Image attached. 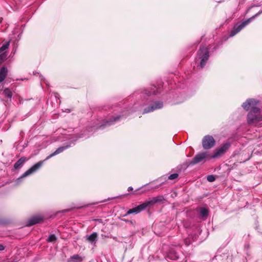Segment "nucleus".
I'll return each instance as SVG.
<instances>
[{
  "label": "nucleus",
  "mask_w": 262,
  "mask_h": 262,
  "mask_svg": "<svg viewBox=\"0 0 262 262\" xmlns=\"http://www.w3.org/2000/svg\"><path fill=\"white\" fill-rule=\"evenodd\" d=\"M133 190V187H129L128 188V191H130V190Z\"/></svg>",
  "instance_id": "c85d7f7f"
},
{
  "label": "nucleus",
  "mask_w": 262,
  "mask_h": 262,
  "mask_svg": "<svg viewBox=\"0 0 262 262\" xmlns=\"http://www.w3.org/2000/svg\"><path fill=\"white\" fill-rule=\"evenodd\" d=\"M8 73V70L5 67H2L0 70V83L3 82L6 78Z\"/></svg>",
  "instance_id": "2eb2a0df"
},
{
  "label": "nucleus",
  "mask_w": 262,
  "mask_h": 262,
  "mask_svg": "<svg viewBox=\"0 0 262 262\" xmlns=\"http://www.w3.org/2000/svg\"><path fill=\"white\" fill-rule=\"evenodd\" d=\"M259 12H261L260 14H261L262 13V10L261 11H260Z\"/></svg>",
  "instance_id": "7c9ffc66"
},
{
  "label": "nucleus",
  "mask_w": 262,
  "mask_h": 262,
  "mask_svg": "<svg viewBox=\"0 0 262 262\" xmlns=\"http://www.w3.org/2000/svg\"><path fill=\"white\" fill-rule=\"evenodd\" d=\"M69 211V209H67V210H64L63 211H64V212H68V211Z\"/></svg>",
  "instance_id": "c756f323"
},
{
  "label": "nucleus",
  "mask_w": 262,
  "mask_h": 262,
  "mask_svg": "<svg viewBox=\"0 0 262 262\" xmlns=\"http://www.w3.org/2000/svg\"><path fill=\"white\" fill-rule=\"evenodd\" d=\"M26 161V158L25 157H21L20 158L14 165V167L15 169H18L20 168L25 162Z\"/></svg>",
  "instance_id": "f3484780"
},
{
  "label": "nucleus",
  "mask_w": 262,
  "mask_h": 262,
  "mask_svg": "<svg viewBox=\"0 0 262 262\" xmlns=\"http://www.w3.org/2000/svg\"><path fill=\"white\" fill-rule=\"evenodd\" d=\"M3 94L9 98H11L12 96V92L8 88H6L3 91Z\"/></svg>",
  "instance_id": "6ab92c4d"
},
{
  "label": "nucleus",
  "mask_w": 262,
  "mask_h": 262,
  "mask_svg": "<svg viewBox=\"0 0 262 262\" xmlns=\"http://www.w3.org/2000/svg\"><path fill=\"white\" fill-rule=\"evenodd\" d=\"M198 56L201 59L200 67L203 68L206 64V62L209 58V51L208 49L204 47L201 46L198 53Z\"/></svg>",
  "instance_id": "7ed1b4c3"
},
{
  "label": "nucleus",
  "mask_w": 262,
  "mask_h": 262,
  "mask_svg": "<svg viewBox=\"0 0 262 262\" xmlns=\"http://www.w3.org/2000/svg\"><path fill=\"white\" fill-rule=\"evenodd\" d=\"M56 239V237L55 235L54 234H52L49 236V237L48 238V241L50 242H53L55 241Z\"/></svg>",
  "instance_id": "393cba45"
},
{
  "label": "nucleus",
  "mask_w": 262,
  "mask_h": 262,
  "mask_svg": "<svg viewBox=\"0 0 262 262\" xmlns=\"http://www.w3.org/2000/svg\"><path fill=\"white\" fill-rule=\"evenodd\" d=\"M120 117H121L120 116H118L117 117L113 118V119H110L109 120H107L105 122V125H106L107 124H108V125L112 124L113 122H115V121H118Z\"/></svg>",
  "instance_id": "412c9836"
},
{
  "label": "nucleus",
  "mask_w": 262,
  "mask_h": 262,
  "mask_svg": "<svg viewBox=\"0 0 262 262\" xmlns=\"http://www.w3.org/2000/svg\"><path fill=\"white\" fill-rule=\"evenodd\" d=\"M178 173H173V174H170L169 177H168V179L169 180H174L176 178H178Z\"/></svg>",
  "instance_id": "bb28decb"
},
{
  "label": "nucleus",
  "mask_w": 262,
  "mask_h": 262,
  "mask_svg": "<svg viewBox=\"0 0 262 262\" xmlns=\"http://www.w3.org/2000/svg\"><path fill=\"white\" fill-rule=\"evenodd\" d=\"M43 220V217L41 216H34L30 218L27 222V225L31 226L34 224L39 223Z\"/></svg>",
  "instance_id": "9b49d317"
},
{
  "label": "nucleus",
  "mask_w": 262,
  "mask_h": 262,
  "mask_svg": "<svg viewBox=\"0 0 262 262\" xmlns=\"http://www.w3.org/2000/svg\"><path fill=\"white\" fill-rule=\"evenodd\" d=\"M155 88H156V87L154 86V88L153 89L152 88L150 90H145V94L148 96L150 95L151 94H154V95L157 94L156 91L155 90Z\"/></svg>",
  "instance_id": "4be33fe9"
},
{
  "label": "nucleus",
  "mask_w": 262,
  "mask_h": 262,
  "mask_svg": "<svg viewBox=\"0 0 262 262\" xmlns=\"http://www.w3.org/2000/svg\"><path fill=\"white\" fill-rule=\"evenodd\" d=\"M70 258L73 262H81L82 261V258L78 254L71 256Z\"/></svg>",
  "instance_id": "a211bd4d"
},
{
  "label": "nucleus",
  "mask_w": 262,
  "mask_h": 262,
  "mask_svg": "<svg viewBox=\"0 0 262 262\" xmlns=\"http://www.w3.org/2000/svg\"><path fill=\"white\" fill-rule=\"evenodd\" d=\"M10 42H7L0 48V53H2L3 51L7 49L9 46Z\"/></svg>",
  "instance_id": "5701e85b"
},
{
  "label": "nucleus",
  "mask_w": 262,
  "mask_h": 262,
  "mask_svg": "<svg viewBox=\"0 0 262 262\" xmlns=\"http://www.w3.org/2000/svg\"><path fill=\"white\" fill-rule=\"evenodd\" d=\"M215 144V140L211 136H206L202 141V145L204 149H208L212 148Z\"/></svg>",
  "instance_id": "0eeeda50"
},
{
  "label": "nucleus",
  "mask_w": 262,
  "mask_h": 262,
  "mask_svg": "<svg viewBox=\"0 0 262 262\" xmlns=\"http://www.w3.org/2000/svg\"><path fill=\"white\" fill-rule=\"evenodd\" d=\"M230 146L229 143H226L221 146L220 148L216 149L214 155L210 156L211 158H216L224 155Z\"/></svg>",
  "instance_id": "6e6552de"
},
{
  "label": "nucleus",
  "mask_w": 262,
  "mask_h": 262,
  "mask_svg": "<svg viewBox=\"0 0 262 262\" xmlns=\"http://www.w3.org/2000/svg\"><path fill=\"white\" fill-rule=\"evenodd\" d=\"M258 103V100L254 99H249L243 104L242 107L246 111L250 110V111L256 112L259 110V108L257 107Z\"/></svg>",
  "instance_id": "39448f33"
},
{
  "label": "nucleus",
  "mask_w": 262,
  "mask_h": 262,
  "mask_svg": "<svg viewBox=\"0 0 262 262\" xmlns=\"http://www.w3.org/2000/svg\"><path fill=\"white\" fill-rule=\"evenodd\" d=\"M208 214V210L205 208H202L200 210V214L202 217H206Z\"/></svg>",
  "instance_id": "aec40b11"
},
{
  "label": "nucleus",
  "mask_w": 262,
  "mask_h": 262,
  "mask_svg": "<svg viewBox=\"0 0 262 262\" xmlns=\"http://www.w3.org/2000/svg\"><path fill=\"white\" fill-rule=\"evenodd\" d=\"M43 162L40 161L35 164H34L33 166L30 168L28 170H27L25 172H24L21 177L18 178L16 181V183L18 184L21 182V179L25 178L31 174L35 172L37 170H38L42 165Z\"/></svg>",
  "instance_id": "423d86ee"
},
{
  "label": "nucleus",
  "mask_w": 262,
  "mask_h": 262,
  "mask_svg": "<svg viewBox=\"0 0 262 262\" xmlns=\"http://www.w3.org/2000/svg\"><path fill=\"white\" fill-rule=\"evenodd\" d=\"M43 220V217L41 216H34L30 218L27 222V225L31 226L34 224L39 223Z\"/></svg>",
  "instance_id": "f8f14e48"
},
{
  "label": "nucleus",
  "mask_w": 262,
  "mask_h": 262,
  "mask_svg": "<svg viewBox=\"0 0 262 262\" xmlns=\"http://www.w3.org/2000/svg\"><path fill=\"white\" fill-rule=\"evenodd\" d=\"M164 200L162 196H158L157 197L152 198L151 200L145 202V204H147V207L150 205H152L156 203L162 202Z\"/></svg>",
  "instance_id": "ddd939ff"
},
{
  "label": "nucleus",
  "mask_w": 262,
  "mask_h": 262,
  "mask_svg": "<svg viewBox=\"0 0 262 262\" xmlns=\"http://www.w3.org/2000/svg\"><path fill=\"white\" fill-rule=\"evenodd\" d=\"M5 249V247L3 245L0 244V251L4 250Z\"/></svg>",
  "instance_id": "cd10ccee"
},
{
  "label": "nucleus",
  "mask_w": 262,
  "mask_h": 262,
  "mask_svg": "<svg viewBox=\"0 0 262 262\" xmlns=\"http://www.w3.org/2000/svg\"><path fill=\"white\" fill-rule=\"evenodd\" d=\"M207 180L210 182H213L215 181V178L214 176L213 175H209L207 177Z\"/></svg>",
  "instance_id": "a878e982"
},
{
  "label": "nucleus",
  "mask_w": 262,
  "mask_h": 262,
  "mask_svg": "<svg viewBox=\"0 0 262 262\" xmlns=\"http://www.w3.org/2000/svg\"><path fill=\"white\" fill-rule=\"evenodd\" d=\"M162 107L163 103L162 102H156L150 107L145 108L143 113L146 114L150 112L154 111L156 110L161 108Z\"/></svg>",
  "instance_id": "9d476101"
},
{
  "label": "nucleus",
  "mask_w": 262,
  "mask_h": 262,
  "mask_svg": "<svg viewBox=\"0 0 262 262\" xmlns=\"http://www.w3.org/2000/svg\"><path fill=\"white\" fill-rule=\"evenodd\" d=\"M261 12H258L255 15L253 16L251 18L243 21L239 25H236L233 27V29L231 31L230 34V37H232L238 33L243 28H244L245 26L248 25L252 19H253L255 17L258 16Z\"/></svg>",
  "instance_id": "f03ea898"
},
{
  "label": "nucleus",
  "mask_w": 262,
  "mask_h": 262,
  "mask_svg": "<svg viewBox=\"0 0 262 262\" xmlns=\"http://www.w3.org/2000/svg\"><path fill=\"white\" fill-rule=\"evenodd\" d=\"M98 234L96 232H93L90 235L86 236V239L91 243H94L95 244L97 240Z\"/></svg>",
  "instance_id": "dca6fc26"
},
{
  "label": "nucleus",
  "mask_w": 262,
  "mask_h": 262,
  "mask_svg": "<svg viewBox=\"0 0 262 262\" xmlns=\"http://www.w3.org/2000/svg\"><path fill=\"white\" fill-rule=\"evenodd\" d=\"M7 58V54L3 53L0 54V64L2 63Z\"/></svg>",
  "instance_id": "b1692460"
},
{
  "label": "nucleus",
  "mask_w": 262,
  "mask_h": 262,
  "mask_svg": "<svg viewBox=\"0 0 262 262\" xmlns=\"http://www.w3.org/2000/svg\"><path fill=\"white\" fill-rule=\"evenodd\" d=\"M208 152H203L196 155L190 162L189 165H194L199 163H204L207 159H211Z\"/></svg>",
  "instance_id": "20e7f679"
},
{
  "label": "nucleus",
  "mask_w": 262,
  "mask_h": 262,
  "mask_svg": "<svg viewBox=\"0 0 262 262\" xmlns=\"http://www.w3.org/2000/svg\"><path fill=\"white\" fill-rule=\"evenodd\" d=\"M69 146H62L58 148L54 152L50 155L47 157L46 160L50 159V158L60 154L62 152L64 149H67Z\"/></svg>",
  "instance_id": "4468645a"
},
{
  "label": "nucleus",
  "mask_w": 262,
  "mask_h": 262,
  "mask_svg": "<svg viewBox=\"0 0 262 262\" xmlns=\"http://www.w3.org/2000/svg\"><path fill=\"white\" fill-rule=\"evenodd\" d=\"M147 208V204H145V202L138 205V206L134 207L132 209L128 210L125 215L130 214H138L141 212L142 211L144 210L145 209Z\"/></svg>",
  "instance_id": "1a4fd4ad"
},
{
  "label": "nucleus",
  "mask_w": 262,
  "mask_h": 262,
  "mask_svg": "<svg viewBox=\"0 0 262 262\" xmlns=\"http://www.w3.org/2000/svg\"><path fill=\"white\" fill-rule=\"evenodd\" d=\"M262 121V115L260 109L256 112L250 111L247 115V122L249 125H255L259 121Z\"/></svg>",
  "instance_id": "f257e3e1"
}]
</instances>
